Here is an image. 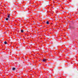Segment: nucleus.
I'll list each match as a JSON object with an SVG mask.
<instances>
[{"instance_id":"1","label":"nucleus","mask_w":78,"mask_h":78,"mask_svg":"<svg viewBox=\"0 0 78 78\" xmlns=\"http://www.w3.org/2000/svg\"><path fill=\"white\" fill-rule=\"evenodd\" d=\"M47 61V59H44L43 60V62H45V61Z\"/></svg>"},{"instance_id":"2","label":"nucleus","mask_w":78,"mask_h":78,"mask_svg":"<svg viewBox=\"0 0 78 78\" xmlns=\"http://www.w3.org/2000/svg\"><path fill=\"white\" fill-rule=\"evenodd\" d=\"M10 16V15H9H9H8L7 17H8V18H9V17H10V16Z\"/></svg>"},{"instance_id":"3","label":"nucleus","mask_w":78,"mask_h":78,"mask_svg":"<svg viewBox=\"0 0 78 78\" xmlns=\"http://www.w3.org/2000/svg\"><path fill=\"white\" fill-rule=\"evenodd\" d=\"M15 69H16L15 68H12L13 70H15Z\"/></svg>"},{"instance_id":"4","label":"nucleus","mask_w":78,"mask_h":78,"mask_svg":"<svg viewBox=\"0 0 78 78\" xmlns=\"http://www.w3.org/2000/svg\"><path fill=\"white\" fill-rule=\"evenodd\" d=\"M47 24H49V21H47L46 23Z\"/></svg>"},{"instance_id":"5","label":"nucleus","mask_w":78,"mask_h":78,"mask_svg":"<svg viewBox=\"0 0 78 78\" xmlns=\"http://www.w3.org/2000/svg\"><path fill=\"white\" fill-rule=\"evenodd\" d=\"M4 44H7V42H6V41H5L4 42Z\"/></svg>"},{"instance_id":"6","label":"nucleus","mask_w":78,"mask_h":78,"mask_svg":"<svg viewBox=\"0 0 78 78\" xmlns=\"http://www.w3.org/2000/svg\"><path fill=\"white\" fill-rule=\"evenodd\" d=\"M21 33H23V30H21Z\"/></svg>"},{"instance_id":"7","label":"nucleus","mask_w":78,"mask_h":78,"mask_svg":"<svg viewBox=\"0 0 78 78\" xmlns=\"http://www.w3.org/2000/svg\"><path fill=\"white\" fill-rule=\"evenodd\" d=\"M49 12H50V14H52V12H51V11H49Z\"/></svg>"},{"instance_id":"8","label":"nucleus","mask_w":78,"mask_h":78,"mask_svg":"<svg viewBox=\"0 0 78 78\" xmlns=\"http://www.w3.org/2000/svg\"><path fill=\"white\" fill-rule=\"evenodd\" d=\"M6 20H8V18H6Z\"/></svg>"},{"instance_id":"9","label":"nucleus","mask_w":78,"mask_h":78,"mask_svg":"<svg viewBox=\"0 0 78 78\" xmlns=\"http://www.w3.org/2000/svg\"><path fill=\"white\" fill-rule=\"evenodd\" d=\"M19 59H20V58H19Z\"/></svg>"},{"instance_id":"10","label":"nucleus","mask_w":78,"mask_h":78,"mask_svg":"<svg viewBox=\"0 0 78 78\" xmlns=\"http://www.w3.org/2000/svg\"><path fill=\"white\" fill-rule=\"evenodd\" d=\"M62 9H63V8L62 7Z\"/></svg>"},{"instance_id":"11","label":"nucleus","mask_w":78,"mask_h":78,"mask_svg":"<svg viewBox=\"0 0 78 78\" xmlns=\"http://www.w3.org/2000/svg\"><path fill=\"white\" fill-rule=\"evenodd\" d=\"M16 48H18V47H16Z\"/></svg>"}]
</instances>
